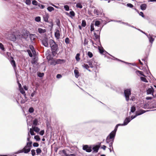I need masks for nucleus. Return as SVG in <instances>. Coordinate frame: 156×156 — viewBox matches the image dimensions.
Returning <instances> with one entry per match:
<instances>
[{
	"mask_svg": "<svg viewBox=\"0 0 156 156\" xmlns=\"http://www.w3.org/2000/svg\"><path fill=\"white\" fill-rule=\"evenodd\" d=\"M130 121V119L129 118H127L126 119L124 122V123L122 124H119L117 125L115 129L112 131L108 136H115L116 131L117 129L118 126L119 125L125 126Z\"/></svg>",
	"mask_w": 156,
	"mask_h": 156,
	"instance_id": "nucleus-1",
	"label": "nucleus"
},
{
	"mask_svg": "<svg viewBox=\"0 0 156 156\" xmlns=\"http://www.w3.org/2000/svg\"><path fill=\"white\" fill-rule=\"evenodd\" d=\"M31 149L30 147L25 145L22 149L19 150L17 151L14 152V154H18L21 153L28 154L30 151Z\"/></svg>",
	"mask_w": 156,
	"mask_h": 156,
	"instance_id": "nucleus-2",
	"label": "nucleus"
},
{
	"mask_svg": "<svg viewBox=\"0 0 156 156\" xmlns=\"http://www.w3.org/2000/svg\"><path fill=\"white\" fill-rule=\"evenodd\" d=\"M92 145H83V149L87 152H90L92 151Z\"/></svg>",
	"mask_w": 156,
	"mask_h": 156,
	"instance_id": "nucleus-3",
	"label": "nucleus"
},
{
	"mask_svg": "<svg viewBox=\"0 0 156 156\" xmlns=\"http://www.w3.org/2000/svg\"><path fill=\"white\" fill-rule=\"evenodd\" d=\"M131 90L130 89H127L124 90L125 96L126 100L128 101L129 100V96L131 95Z\"/></svg>",
	"mask_w": 156,
	"mask_h": 156,
	"instance_id": "nucleus-4",
	"label": "nucleus"
},
{
	"mask_svg": "<svg viewBox=\"0 0 156 156\" xmlns=\"http://www.w3.org/2000/svg\"><path fill=\"white\" fill-rule=\"evenodd\" d=\"M49 43L51 49L54 50L56 49L57 45L53 40L52 39L50 40L49 41Z\"/></svg>",
	"mask_w": 156,
	"mask_h": 156,
	"instance_id": "nucleus-5",
	"label": "nucleus"
},
{
	"mask_svg": "<svg viewBox=\"0 0 156 156\" xmlns=\"http://www.w3.org/2000/svg\"><path fill=\"white\" fill-rule=\"evenodd\" d=\"M99 148V147H98L97 145H92V149L93 151L92 153L93 154H94L97 153L98 152Z\"/></svg>",
	"mask_w": 156,
	"mask_h": 156,
	"instance_id": "nucleus-6",
	"label": "nucleus"
},
{
	"mask_svg": "<svg viewBox=\"0 0 156 156\" xmlns=\"http://www.w3.org/2000/svg\"><path fill=\"white\" fill-rule=\"evenodd\" d=\"M7 37L9 40L13 41H15L16 40L15 36L13 34H9Z\"/></svg>",
	"mask_w": 156,
	"mask_h": 156,
	"instance_id": "nucleus-7",
	"label": "nucleus"
},
{
	"mask_svg": "<svg viewBox=\"0 0 156 156\" xmlns=\"http://www.w3.org/2000/svg\"><path fill=\"white\" fill-rule=\"evenodd\" d=\"M31 137H27V142L26 145L27 146L30 147H32V142L30 140Z\"/></svg>",
	"mask_w": 156,
	"mask_h": 156,
	"instance_id": "nucleus-8",
	"label": "nucleus"
},
{
	"mask_svg": "<svg viewBox=\"0 0 156 156\" xmlns=\"http://www.w3.org/2000/svg\"><path fill=\"white\" fill-rule=\"evenodd\" d=\"M115 137H106V142L107 143L110 144L112 141H114Z\"/></svg>",
	"mask_w": 156,
	"mask_h": 156,
	"instance_id": "nucleus-9",
	"label": "nucleus"
},
{
	"mask_svg": "<svg viewBox=\"0 0 156 156\" xmlns=\"http://www.w3.org/2000/svg\"><path fill=\"white\" fill-rule=\"evenodd\" d=\"M48 40L46 38L43 39L42 41L43 44L46 47H48Z\"/></svg>",
	"mask_w": 156,
	"mask_h": 156,
	"instance_id": "nucleus-10",
	"label": "nucleus"
},
{
	"mask_svg": "<svg viewBox=\"0 0 156 156\" xmlns=\"http://www.w3.org/2000/svg\"><path fill=\"white\" fill-rule=\"evenodd\" d=\"M49 17V16L48 14H45L43 16L44 20L46 22H48V19Z\"/></svg>",
	"mask_w": 156,
	"mask_h": 156,
	"instance_id": "nucleus-11",
	"label": "nucleus"
},
{
	"mask_svg": "<svg viewBox=\"0 0 156 156\" xmlns=\"http://www.w3.org/2000/svg\"><path fill=\"white\" fill-rule=\"evenodd\" d=\"M146 111L145 110H140L139 111H137L136 112V115H141L143 113H145Z\"/></svg>",
	"mask_w": 156,
	"mask_h": 156,
	"instance_id": "nucleus-12",
	"label": "nucleus"
},
{
	"mask_svg": "<svg viewBox=\"0 0 156 156\" xmlns=\"http://www.w3.org/2000/svg\"><path fill=\"white\" fill-rule=\"evenodd\" d=\"M153 91H154L153 88L152 87H151L150 88H148L147 90V94H153Z\"/></svg>",
	"mask_w": 156,
	"mask_h": 156,
	"instance_id": "nucleus-13",
	"label": "nucleus"
},
{
	"mask_svg": "<svg viewBox=\"0 0 156 156\" xmlns=\"http://www.w3.org/2000/svg\"><path fill=\"white\" fill-rule=\"evenodd\" d=\"M59 32V31L58 30H56L55 32V36L57 39H59L60 37Z\"/></svg>",
	"mask_w": 156,
	"mask_h": 156,
	"instance_id": "nucleus-14",
	"label": "nucleus"
},
{
	"mask_svg": "<svg viewBox=\"0 0 156 156\" xmlns=\"http://www.w3.org/2000/svg\"><path fill=\"white\" fill-rule=\"evenodd\" d=\"M38 32L40 34L44 33L46 32V30L45 29H43L41 28H39L38 30Z\"/></svg>",
	"mask_w": 156,
	"mask_h": 156,
	"instance_id": "nucleus-15",
	"label": "nucleus"
},
{
	"mask_svg": "<svg viewBox=\"0 0 156 156\" xmlns=\"http://www.w3.org/2000/svg\"><path fill=\"white\" fill-rule=\"evenodd\" d=\"M146 8L147 5L145 4H141L140 5V8L142 10H144L146 9Z\"/></svg>",
	"mask_w": 156,
	"mask_h": 156,
	"instance_id": "nucleus-16",
	"label": "nucleus"
},
{
	"mask_svg": "<svg viewBox=\"0 0 156 156\" xmlns=\"http://www.w3.org/2000/svg\"><path fill=\"white\" fill-rule=\"evenodd\" d=\"M37 155L39 154L42 152V150L40 148H37L36 150Z\"/></svg>",
	"mask_w": 156,
	"mask_h": 156,
	"instance_id": "nucleus-17",
	"label": "nucleus"
},
{
	"mask_svg": "<svg viewBox=\"0 0 156 156\" xmlns=\"http://www.w3.org/2000/svg\"><path fill=\"white\" fill-rule=\"evenodd\" d=\"M32 129H34V131L37 133H38L40 131V129L37 127L34 126H32Z\"/></svg>",
	"mask_w": 156,
	"mask_h": 156,
	"instance_id": "nucleus-18",
	"label": "nucleus"
},
{
	"mask_svg": "<svg viewBox=\"0 0 156 156\" xmlns=\"http://www.w3.org/2000/svg\"><path fill=\"white\" fill-rule=\"evenodd\" d=\"M35 34H30V37L31 40H34L35 38Z\"/></svg>",
	"mask_w": 156,
	"mask_h": 156,
	"instance_id": "nucleus-19",
	"label": "nucleus"
},
{
	"mask_svg": "<svg viewBox=\"0 0 156 156\" xmlns=\"http://www.w3.org/2000/svg\"><path fill=\"white\" fill-rule=\"evenodd\" d=\"M74 73L75 74V76L76 77L78 78L79 76V73L78 71L76 69H75L74 70Z\"/></svg>",
	"mask_w": 156,
	"mask_h": 156,
	"instance_id": "nucleus-20",
	"label": "nucleus"
},
{
	"mask_svg": "<svg viewBox=\"0 0 156 156\" xmlns=\"http://www.w3.org/2000/svg\"><path fill=\"white\" fill-rule=\"evenodd\" d=\"M38 124V121L37 119H35L33 122V126H37Z\"/></svg>",
	"mask_w": 156,
	"mask_h": 156,
	"instance_id": "nucleus-21",
	"label": "nucleus"
},
{
	"mask_svg": "<svg viewBox=\"0 0 156 156\" xmlns=\"http://www.w3.org/2000/svg\"><path fill=\"white\" fill-rule=\"evenodd\" d=\"M113 141H111V143H110L109 144V146L110 148H112V152H113V153L114 154H115V152L113 150V146H112V144H113Z\"/></svg>",
	"mask_w": 156,
	"mask_h": 156,
	"instance_id": "nucleus-22",
	"label": "nucleus"
},
{
	"mask_svg": "<svg viewBox=\"0 0 156 156\" xmlns=\"http://www.w3.org/2000/svg\"><path fill=\"white\" fill-rule=\"evenodd\" d=\"M76 7L80 9L82 8L83 6L81 5V3H78L76 5Z\"/></svg>",
	"mask_w": 156,
	"mask_h": 156,
	"instance_id": "nucleus-23",
	"label": "nucleus"
},
{
	"mask_svg": "<svg viewBox=\"0 0 156 156\" xmlns=\"http://www.w3.org/2000/svg\"><path fill=\"white\" fill-rule=\"evenodd\" d=\"M147 37L149 39L150 42H151V43H152L154 41V39L152 37H151L150 35L149 36H147Z\"/></svg>",
	"mask_w": 156,
	"mask_h": 156,
	"instance_id": "nucleus-24",
	"label": "nucleus"
},
{
	"mask_svg": "<svg viewBox=\"0 0 156 156\" xmlns=\"http://www.w3.org/2000/svg\"><path fill=\"white\" fill-rule=\"evenodd\" d=\"M140 79L141 80L144 82L147 83L148 81L144 77H140Z\"/></svg>",
	"mask_w": 156,
	"mask_h": 156,
	"instance_id": "nucleus-25",
	"label": "nucleus"
},
{
	"mask_svg": "<svg viewBox=\"0 0 156 156\" xmlns=\"http://www.w3.org/2000/svg\"><path fill=\"white\" fill-rule=\"evenodd\" d=\"M101 24V22L99 21H96L95 22V25L96 26H98Z\"/></svg>",
	"mask_w": 156,
	"mask_h": 156,
	"instance_id": "nucleus-26",
	"label": "nucleus"
},
{
	"mask_svg": "<svg viewBox=\"0 0 156 156\" xmlns=\"http://www.w3.org/2000/svg\"><path fill=\"white\" fill-rule=\"evenodd\" d=\"M30 151H31L32 155L33 156H35L36 155V151L34 149H32Z\"/></svg>",
	"mask_w": 156,
	"mask_h": 156,
	"instance_id": "nucleus-27",
	"label": "nucleus"
},
{
	"mask_svg": "<svg viewBox=\"0 0 156 156\" xmlns=\"http://www.w3.org/2000/svg\"><path fill=\"white\" fill-rule=\"evenodd\" d=\"M136 110V107L135 106H133L131 108V112H134Z\"/></svg>",
	"mask_w": 156,
	"mask_h": 156,
	"instance_id": "nucleus-28",
	"label": "nucleus"
},
{
	"mask_svg": "<svg viewBox=\"0 0 156 156\" xmlns=\"http://www.w3.org/2000/svg\"><path fill=\"white\" fill-rule=\"evenodd\" d=\"M34 130L32 129V128H31L30 129V132L31 135L32 136L35 135V134L34 133Z\"/></svg>",
	"mask_w": 156,
	"mask_h": 156,
	"instance_id": "nucleus-29",
	"label": "nucleus"
},
{
	"mask_svg": "<svg viewBox=\"0 0 156 156\" xmlns=\"http://www.w3.org/2000/svg\"><path fill=\"white\" fill-rule=\"evenodd\" d=\"M47 9H48V11H49V12H51L52 11H53L54 10V8L53 7H51V6L48 7L47 8Z\"/></svg>",
	"mask_w": 156,
	"mask_h": 156,
	"instance_id": "nucleus-30",
	"label": "nucleus"
},
{
	"mask_svg": "<svg viewBox=\"0 0 156 156\" xmlns=\"http://www.w3.org/2000/svg\"><path fill=\"white\" fill-rule=\"evenodd\" d=\"M62 152L63 153V154H64V156H68V154L66 153V150L65 149H63L62 151Z\"/></svg>",
	"mask_w": 156,
	"mask_h": 156,
	"instance_id": "nucleus-31",
	"label": "nucleus"
},
{
	"mask_svg": "<svg viewBox=\"0 0 156 156\" xmlns=\"http://www.w3.org/2000/svg\"><path fill=\"white\" fill-rule=\"evenodd\" d=\"M82 66L83 67L85 68H86V69H88V68L89 67V66L88 65H87V64H83L82 65Z\"/></svg>",
	"mask_w": 156,
	"mask_h": 156,
	"instance_id": "nucleus-32",
	"label": "nucleus"
},
{
	"mask_svg": "<svg viewBox=\"0 0 156 156\" xmlns=\"http://www.w3.org/2000/svg\"><path fill=\"white\" fill-rule=\"evenodd\" d=\"M33 146L34 147H37L39 146V144L37 142H34L33 144Z\"/></svg>",
	"mask_w": 156,
	"mask_h": 156,
	"instance_id": "nucleus-33",
	"label": "nucleus"
},
{
	"mask_svg": "<svg viewBox=\"0 0 156 156\" xmlns=\"http://www.w3.org/2000/svg\"><path fill=\"white\" fill-rule=\"evenodd\" d=\"M88 63V64L89 66L91 68L93 67V66L92 65V62L91 61H89L87 62Z\"/></svg>",
	"mask_w": 156,
	"mask_h": 156,
	"instance_id": "nucleus-34",
	"label": "nucleus"
},
{
	"mask_svg": "<svg viewBox=\"0 0 156 156\" xmlns=\"http://www.w3.org/2000/svg\"><path fill=\"white\" fill-rule=\"evenodd\" d=\"M80 54H77L76 57V58L77 61H79L80 60V58L79 57Z\"/></svg>",
	"mask_w": 156,
	"mask_h": 156,
	"instance_id": "nucleus-35",
	"label": "nucleus"
},
{
	"mask_svg": "<svg viewBox=\"0 0 156 156\" xmlns=\"http://www.w3.org/2000/svg\"><path fill=\"white\" fill-rule=\"evenodd\" d=\"M35 20L37 22H40L41 20V17L39 16H37L35 18Z\"/></svg>",
	"mask_w": 156,
	"mask_h": 156,
	"instance_id": "nucleus-36",
	"label": "nucleus"
},
{
	"mask_svg": "<svg viewBox=\"0 0 156 156\" xmlns=\"http://www.w3.org/2000/svg\"><path fill=\"white\" fill-rule=\"evenodd\" d=\"M87 55L90 58H91L93 55L92 53L90 51L88 52Z\"/></svg>",
	"mask_w": 156,
	"mask_h": 156,
	"instance_id": "nucleus-37",
	"label": "nucleus"
},
{
	"mask_svg": "<svg viewBox=\"0 0 156 156\" xmlns=\"http://www.w3.org/2000/svg\"><path fill=\"white\" fill-rule=\"evenodd\" d=\"M11 63L13 66L14 67L16 66L15 62L14 60H12L11 62Z\"/></svg>",
	"mask_w": 156,
	"mask_h": 156,
	"instance_id": "nucleus-38",
	"label": "nucleus"
},
{
	"mask_svg": "<svg viewBox=\"0 0 156 156\" xmlns=\"http://www.w3.org/2000/svg\"><path fill=\"white\" fill-rule=\"evenodd\" d=\"M94 30V25L93 24H91L90 25V31H91Z\"/></svg>",
	"mask_w": 156,
	"mask_h": 156,
	"instance_id": "nucleus-39",
	"label": "nucleus"
},
{
	"mask_svg": "<svg viewBox=\"0 0 156 156\" xmlns=\"http://www.w3.org/2000/svg\"><path fill=\"white\" fill-rule=\"evenodd\" d=\"M86 25V23L85 20H83L82 21V26L83 27H84Z\"/></svg>",
	"mask_w": 156,
	"mask_h": 156,
	"instance_id": "nucleus-40",
	"label": "nucleus"
},
{
	"mask_svg": "<svg viewBox=\"0 0 156 156\" xmlns=\"http://www.w3.org/2000/svg\"><path fill=\"white\" fill-rule=\"evenodd\" d=\"M94 38H95V39H98V34H97L96 33H94Z\"/></svg>",
	"mask_w": 156,
	"mask_h": 156,
	"instance_id": "nucleus-41",
	"label": "nucleus"
},
{
	"mask_svg": "<svg viewBox=\"0 0 156 156\" xmlns=\"http://www.w3.org/2000/svg\"><path fill=\"white\" fill-rule=\"evenodd\" d=\"M27 51V52L28 53V54H29V56L30 57H32L33 55H32V53H31L30 51V50H28Z\"/></svg>",
	"mask_w": 156,
	"mask_h": 156,
	"instance_id": "nucleus-42",
	"label": "nucleus"
},
{
	"mask_svg": "<svg viewBox=\"0 0 156 156\" xmlns=\"http://www.w3.org/2000/svg\"><path fill=\"white\" fill-rule=\"evenodd\" d=\"M64 8L66 11H68L69 10V7L67 5H65Z\"/></svg>",
	"mask_w": 156,
	"mask_h": 156,
	"instance_id": "nucleus-43",
	"label": "nucleus"
},
{
	"mask_svg": "<svg viewBox=\"0 0 156 156\" xmlns=\"http://www.w3.org/2000/svg\"><path fill=\"white\" fill-rule=\"evenodd\" d=\"M20 92L22 94H25V91H24L23 89L22 88H20Z\"/></svg>",
	"mask_w": 156,
	"mask_h": 156,
	"instance_id": "nucleus-44",
	"label": "nucleus"
},
{
	"mask_svg": "<svg viewBox=\"0 0 156 156\" xmlns=\"http://www.w3.org/2000/svg\"><path fill=\"white\" fill-rule=\"evenodd\" d=\"M101 143H102L101 142H99L97 143L96 144H94V145H97V146H98V147H99V148H100Z\"/></svg>",
	"mask_w": 156,
	"mask_h": 156,
	"instance_id": "nucleus-45",
	"label": "nucleus"
},
{
	"mask_svg": "<svg viewBox=\"0 0 156 156\" xmlns=\"http://www.w3.org/2000/svg\"><path fill=\"white\" fill-rule=\"evenodd\" d=\"M34 110L33 108H29V111L30 113H32L34 112Z\"/></svg>",
	"mask_w": 156,
	"mask_h": 156,
	"instance_id": "nucleus-46",
	"label": "nucleus"
},
{
	"mask_svg": "<svg viewBox=\"0 0 156 156\" xmlns=\"http://www.w3.org/2000/svg\"><path fill=\"white\" fill-rule=\"evenodd\" d=\"M137 72L139 73L140 75L145 76L143 74V72L140 71H137Z\"/></svg>",
	"mask_w": 156,
	"mask_h": 156,
	"instance_id": "nucleus-47",
	"label": "nucleus"
},
{
	"mask_svg": "<svg viewBox=\"0 0 156 156\" xmlns=\"http://www.w3.org/2000/svg\"><path fill=\"white\" fill-rule=\"evenodd\" d=\"M34 138L37 141H39L41 140L40 137H34Z\"/></svg>",
	"mask_w": 156,
	"mask_h": 156,
	"instance_id": "nucleus-48",
	"label": "nucleus"
},
{
	"mask_svg": "<svg viewBox=\"0 0 156 156\" xmlns=\"http://www.w3.org/2000/svg\"><path fill=\"white\" fill-rule=\"evenodd\" d=\"M26 3L27 5H29L31 3L30 0H26Z\"/></svg>",
	"mask_w": 156,
	"mask_h": 156,
	"instance_id": "nucleus-49",
	"label": "nucleus"
},
{
	"mask_svg": "<svg viewBox=\"0 0 156 156\" xmlns=\"http://www.w3.org/2000/svg\"><path fill=\"white\" fill-rule=\"evenodd\" d=\"M33 4L37 5V2L35 0H34L32 2Z\"/></svg>",
	"mask_w": 156,
	"mask_h": 156,
	"instance_id": "nucleus-50",
	"label": "nucleus"
},
{
	"mask_svg": "<svg viewBox=\"0 0 156 156\" xmlns=\"http://www.w3.org/2000/svg\"><path fill=\"white\" fill-rule=\"evenodd\" d=\"M76 154L75 153L68 154V156H76Z\"/></svg>",
	"mask_w": 156,
	"mask_h": 156,
	"instance_id": "nucleus-51",
	"label": "nucleus"
},
{
	"mask_svg": "<svg viewBox=\"0 0 156 156\" xmlns=\"http://www.w3.org/2000/svg\"><path fill=\"white\" fill-rule=\"evenodd\" d=\"M44 130H42L39 133V134L41 135H43L44 134Z\"/></svg>",
	"mask_w": 156,
	"mask_h": 156,
	"instance_id": "nucleus-52",
	"label": "nucleus"
},
{
	"mask_svg": "<svg viewBox=\"0 0 156 156\" xmlns=\"http://www.w3.org/2000/svg\"><path fill=\"white\" fill-rule=\"evenodd\" d=\"M44 75V74L43 73H39L38 74V75L39 77H42Z\"/></svg>",
	"mask_w": 156,
	"mask_h": 156,
	"instance_id": "nucleus-53",
	"label": "nucleus"
},
{
	"mask_svg": "<svg viewBox=\"0 0 156 156\" xmlns=\"http://www.w3.org/2000/svg\"><path fill=\"white\" fill-rule=\"evenodd\" d=\"M0 48L2 50H4V48L3 45L2 43H0Z\"/></svg>",
	"mask_w": 156,
	"mask_h": 156,
	"instance_id": "nucleus-54",
	"label": "nucleus"
},
{
	"mask_svg": "<svg viewBox=\"0 0 156 156\" xmlns=\"http://www.w3.org/2000/svg\"><path fill=\"white\" fill-rule=\"evenodd\" d=\"M65 41L66 43L67 44H68L69 43V39L68 38H66L65 39Z\"/></svg>",
	"mask_w": 156,
	"mask_h": 156,
	"instance_id": "nucleus-55",
	"label": "nucleus"
},
{
	"mask_svg": "<svg viewBox=\"0 0 156 156\" xmlns=\"http://www.w3.org/2000/svg\"><path fill=\"white\" fill-rule=\"evenodd\" d=\"M70 14L72 16H75V13L73 11L70 12Z\"/></svg>",
	"mask_w": 156,
	"mask_h": 156,
	"instance_id": "nucleus-56",
	"label": "nucleus"
},
{
	"mask_svg": "<svg viewBox=\"0 0 156 156\" xmlns=\"http://www.w3.org/2000/svg\"><path fill=\"white\" fill-rule=\"evenodd\" d=\"M106 147V146L105 145H103L101 147V148L102 149L104 150H105Z\"/></svg>",
	"mask_w": 156,
	"mask_h": 156,
	"instance_id": "nucleus-57",
	"label": "nucleus"
},
{
	"mask_svg": "<svg viewBox=\"0 0 156 156\" xmlns=\"http://www.w3.org/2000/svg\"><path fill=\"white\" fill-rule=\"evenodd\" d=\"M99 50L101 53H102L103 52V49L102 48H99Z\"/></svg>",
	"mask_w": 156,
	"mask_h": 156,
	"instance_id": "nucleus-58",
	"label": "nucleus"
},
{
	"mask_svg": "<svg viewBox=\"0 0 156 156\" xmlns=\"http://www.w3.org/2000/svg\"><path fill=\"white\" fill-rule=\"evenodd\" d=\"M58 149V148L57 147H54V150L56 153L57 152Z\"/></svg>",
	"mask_w": 156,
	"mask_h": 156,
	"instance_id": "nucleus-59",
	"label": "nucleus"
},
{
	"mask_svg": "<svg viewBox=\"0 0 156 156\" xmlns=\"http://www.w3.org/2000/svg\"><path fill=\"white\" fill-rule=\"evenodd\" d=\"M94 13H95V14H96L97 15H98V10L97 9H94Z\"/></svg>",
	"mask_w": 156,
	"mask_h": 156,
	"instance_id": "nucleus-60",
	"label": "nucleus"
},
{
	"mask_svg": "<svg viewBox=\"0 0 156 156\" xmlns=\"http://www.w3.org/2000/svg\"><path fill=\"white\" fill-rule=\"evenodd\" d=\"M139 15L143 17H144V15L143 13L142 12H140L139 13Z\"/></svg>",
	"mask_w": 156,
	"mask_h": 156,
	"instance_id": "nucleus-61",
	"label": "nucleus"
},
{
	"mask_svg": "<svg viewBox=\"0 0 156 156\" xmlns=\"http://www.w3.org/2000/svg\"><path fill=\"white\" fill-rule=\"evenodd\" d=\"M84 43L85 45L87 44V43H88L87 41V40L86 38H85L84 39Z\"/></svg>",
	"mask_w": 156,
	"mask_h": 156,
	"instance_id": "nucleus-62",
	"label": "nucleus"
},
{
	"mask_svg": "<svg viewBox=\"0 0 156 156\" xmlns=\"http://www.w3.org/2000/svg\"><path fill=\"white\" fill-rule=\"evenodd\" d=\"M62 77L61 75L60 74H58L57 75L56 77L58 78H61Z\"/></svg>",
	"mask_w": 156,
	"mask_h": 156,
	"instance_id": "nucleus-63",
	"label": "nucleus"
},
{
	"mask_svg": "<svg viewBox=\"0 0 156 156\" xmlns=\"http://www.w3.org/2000/svg\"><path fill=\"white\" fill-rule=\"evenodd\" d=\"M127 5L128 6L130 7H132L133 6V5L131 4H128Z\"/></svg>",
	"mask_w": 156,
	"mask_h": 156,
	"instance_id": "nucleus-64",
	"label": "nucleus"
}]
</instances>
